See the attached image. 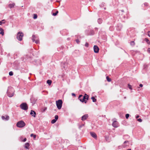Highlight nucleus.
Masks as SVG:
<instances>
[{
	"label": "nucleus",
	"instance_id": "aec40b11",
	"mask_svg": "<svg viewBox=\"0 0 150 150\" xmlns=\"http://www.w3.org/2000/svg\"><path fill=\"white\" fill-rule=\"evenodd\" d=\"M97 22H98V23L99 24H100L102 23L103 22V20L101 18H99L98 19Z\"/></svg>",
	"mask_w": 150,
	"mask_h": 150
},
{
	"label": "nucleus",
	"instance_id": "a878e982",
	"mask_svg": "<svg viewBox=\"0 0 150 150\" xmlns=\"http://www.w3.org/2000/svg\"><path fill=\"white\" fill-rule=\"evenodd\" d=\"M106 79L108 82H110L111 81V79H110L108 76H106Z\"/></svg>",
	"mask_w": 150,
	"mask_h": 150
},
{
	"label": "nucleus",
	"instance_id": "7ed1b4c3",
	"mask_svg": "<svg viewBox=\"0 0 150 150\" xmlns=\"http://www.w3.org/2000/svg\"><path fill=\"white\" fill-rule=\"evenodd\" d=\"M23 35V33L19 31L17 34V38L19 41H21L22 40Z\"/></svg>",
	"mask_w": 150,
	"mask_h": 150
},
{
	"label": "nucleus",
	"instance_id": "20e7f679",
	"mask_svg": "<svg viewBox=\"0 0 150 150\" xmlns=\"http://www.w3.org/2000/svg\"><path fill=\"white\" fill-rule=\"evenodd\" d=\"M20 107L22 110H26L28 109V107L26 103H23L20 105Z\"/></svg>",
	"mask_w": 150,
	"mask_h": 150
},
{
	"label": "nucleus",
	"instance_id": "6ab92c4d",
	"mask_svg": "<svg viewBox=\"0 0 150 150\" xmlns=\"http://www.w3.org/2000/svg\"><path fill=\"white\" fill-rule=\"evenodd\" d=\"M0 31H1L0 34H1L2 35H4V29L0 27Z\"/></svg>",
	"mask_w": 150,
	"mask_h": 150
},
{
	"label": "nucleus",
	"instance_id": "cd10ccee",
	"mask_svg": "<svg viewBox=\"0 0 150 150\" xmlns=\"http://www.w3.org/2000/svg\"><path fill=\"white\" fill-rule=\"evenodd\" d=\"M130 44L132 46H134L135 45V43L134 41H132L130 42Z\"/></svg>",
	"mask_w": 150,
	"mask_h": 150
},
{
	"label": "nucleus",
	"instance_id": "412c9836",
	"mask_svg": "<svg viewBox=\"0 0 150 150\" xmlns=\"http://www.w3.org/2000/svg\"><path fill=\"white\" fill-rule=\"evenodd\" d=\"M29 146V144L28 143H26L25 144L24 147L26 149H28Z\"/></svg>",
	"mask_w": 150,
	"mask_h": 150
},
{
	"label": "nucleus",
	"instance_id": "4468645a",
	"mask_svg": "<svg viewBox=\"0 0 150 150\" xmlns=\"http://www.w3.org/2000/svg\"><path fill=\"white\" fill-rule=\"evenodd\" d=\"M30 114L33 117H36V113L34 111L32 110H31Z\"/></svg>",
	"mask_w": 150,
	"mask_h": 150
},
{
	"label": "nucleus",
	"instance_id": "3c124183",
	"mask_svg": "<svg viewBox=\"0 0 150 150\" xmlns=\"http://www.w3.org/2000/svg\"><path fill=\"white\" fill-rule=\"evenodd\" d=\"M147 51L149 52L150 53V48H149L148 49Z\"/></svg>",
	"mask_w": 150,
	"mask_h": 150
},
{
	"label": "nucleus",
	"instance_id": "bb28decb",
	"mask_svg": "<svg viewBox=\"0 0 150 150\" xmlns=\"http://www.w3.org/2000/svg\"><path fill=\"white\" fill-rule=\"evenodd\" d=\"M30 136L31 137H33L34 139L36 137V135L33 134H31Z\"/></svg>",
	"mask_w": 150,
	"mask_h": 150
},
{
	"label": "nucleus",
	"instance_id": "f03ea898",
	"mask_svg": "<svg viewBox=\"0 0 150 150\" xmlns=\"http://www.w3.org/2000/svg\"><path fill=\"white\" fill-rule=\"evenodd\" d=\"M25 125V123L23 120H21L17 122L16 126L19 128H22L24 127Z\"/></svg>",
	"mask_w": 150,
	"mask_h": 150
},
{
	"label": "nucleus",
	"instance_id": "b1692460",
	"mask_svg": "<svg viewBox=\"0 0 150 150\" xmlns=\"http://www.w3.org/2000/svg\"><path fill=\"white\" fill-rule=\"evenodd\" d=\"M47 83L49 85H50L52 83V81L50 80H48L47 81Z\"/></svg>",
	"mask_w": 150,
	"mask_h": 150
},
{
	"label": "nucleus",
	"instance_id": "58836bf2",
	"mask_svg": "<svg viewBox=\"0 0 150 150\" xmlns=\"http://www.w3.org/2000/svg\"><path fill=\"white\" fill-rule=\"evenodd\" d=\"M47 109V108L46 107L43 110H42V112H45V111Z\"/></svg>",
	"mask_w": 150,
	"mask_h": 150
},
{
	"label": "nucleus",
	"instance_id": "13d9d810",
	"mask_svg": "<svg viewBox=\"0 0 150 150\" xmlns=\"http://www.w3.org/2000/svg\"><path fill=\"white\" fill-rule=\"evenodd\" d=\"M104 4H104V3H102V5H103V6H104Z\"/></svg>",
	"mask_w": 150,
	"mask_h": 150
},
{
	"label": "nucleus",
	"instance_id": "e433bc0d",
	"mask_svg": "<svg viewBox=\"0 0 150 150\" xmlns=\"http://www.w3.org/2000/svg\"><path fill=\"white\" fill-rule=\"evenodd\" d=\"M37 18V14H34V16H33V18L34 19H35Z\"/></svg>",
	"mask_w": 150,
	"mask_h": 150
},
{
	"label": "nucleus",
	"instance_id": "bf43d9fd",
	"mask_svg": "<svg viewBox=\"0 0 150 150\" xmlns=\"http://www.w3.org/2000/svg\"><path fill=\"white\" fill-rule=\"evenodd\" d=\"M121 11L122 12H124V11L123 10H121Z\"/></svg>",
	"mask_w": 150,
	"mask_h": 150
},
{
	"label": "nucleus",
	"instance_id": "37998d69",
	"mask_svg": "<svg viewBox=\"0 0 150 150\" xmlns=\"http://www.w3.org/2000/svg\"><path fill=\"white\" fill-rule=\"evenodd\" d=\"M144 6H148V3H145L144 4Z\"/></svg>",
	"mask_w": 150,
	"mask_h": 150
},
{
	"label": "nucleus",
	"instance_id": "c9c22d12",
	"mask_svg": "<svg viewBox=\"0 0 150 150\" xmlns=\"http://www.w3.org/2000/svg\"><path fill=\"white\" fill-rule=\"evenodd\" d=\"M148 67V65L146 64H145L144 66V68L145 69L147 68Z\"/></svg>",
	"mask_w": 150,
	"mask_h": 150
},
{
	"label": "nucleus",
	"instance_id": "0eeeda50",
	"mask_svg": "<svg viewBox=\"0 0 150 150\" xmlns=\"http://www.w3.org/2000/svg\"><path fill=\"white\" fill-rule=\"evenodd\" d=\"M93 50L94 52L96 53H98L99 52V48L98 46L96 45L94 46Z\"/></svg>",
	"mask_w": 150,
	"mask_h": 150
},
{
	"label": "nucleus",
	"instance_id": "79ce46f5",
	"mask_svg": "<svg viewBox=\"0 0 150 150\" xmlns=\"http://www.w3.org/2000/svg\"><path fill=\"white\" fill-rule=\"evenodd\" d=\"M85 46L86 47H88V43L87 42H86L85 43Z\"/></svg>",
	"mask_w": 150,
	"mask_h": 150
},
{
	"label": "nucleus",
	"instance_id": "2eb2a0df",
	"mask_svg": "<svg viewBox=\"0 0 150 150\" xmlns=\"http://www.w3.org/2000/svg\"><path fill=\"white\" fill-rule=\"evenodd\" d=\"M90 134L91 135V136L93 137V138L96 139L97 138V136L96 134L94 132H91L90 133Z\"/></svg>",
	"mask_w": 150,
	"mask_h": 150
},
{
	"label": "nucleus",
	"instance_id": "49530a36",
	"mask_svg": "<svg viewBox=\"0 0 150 150\" xmlns=\"http://www.w3.org/2000/svg\"><path fill=\"white\" fill-rule=\"evenodd\" d=\"M27 140V139L26 138H24V139H23V142H25Z\"/></svg>",
	"mask_w": 150,
	"mask_h": 150
},
{
	"label": "nucleus",
	"instance_id": "c85d7f7f",
	"mask_svg": "<svg viewBox=\"0 0 150 150\" xmlns=\"http://www.w3.org/2000/svg\"><path fill=\"white\" fill-rule=\"evenodd\" d=\"M58 13V11H57L55 13H53L52 14V15L54 16H56L57 15Z\"/></svg>",
	"mask_w": 150,
	"mask_h": 150
},
{
	"label": "nucleus",
	"instance_id": "09e8293b",
	"mask_svg": "<svg viewBox=\"0 0 150 150\" xmlns=\"http://www.w3.org/2000/svg\"><path fill=\"white\" fill-rule=\"evenodd\" d=\"M72 96H76V95L75 93H72Z\"/></svg>",
	"mask_w": 150,
	"mask_h": 150
},
{
	"label": "nucleus",
	"instance_id": "9d476101",
	"mask_svg": "<svg viewBox=\"0 0 150 150\" xmlns=\"http://www.w3.org/2000/svg\"><path fill=\"white\" fill-rule=\"evenodd\" d=\"M118 122L116 121H114L112 123V125L114 127H118Z\"/></svg>",
	"mask_w": 150,
	"mask_h": 150
},
{
	"label": "nucleus",
	"instance_id": "473e14b6",
	"mask_svg": "<svg viewBox=\"0 0 150 150\" xmlns=\"http://www.w3.org/2000/svg\"><path fill=\"white\" fill-rule=\"evenodd\" d=\"M9 74L10 76H12L13 75V72L12 71H10L9 73Z\"/></svg>",
	"mask_w": 150,
	"mask_h": 150
},
{
	"label": "nucleus",
	"instance_id": "423d86ee",
	"mask_svg": "<svg viewBox=\"0 0 150 150\" xmlns=\"http://www.w3.org/2000/svg\"><path fill=\"white\" fill-rule=\"evenodd\" d=\"M37 37L35 36V35H33L32 38V39L33 41V42L35 41V42L36 44H38L39 43V40L38 39L35 40V39Z\"/></svg>",
	"mask_w": 150,
	"mask_h": 150
},
{
	"label": "nucleus",
	"instance_id": "ddd939ff",
	"mask_svg": "<svg viewBox=\"0 0 150 150\" xmlns=\"http://www.w3.org/2000/svg\"><path fill=\"white\" fill-rule=\"evenodd\" d=\"M7 96L9 97H11L13 96L14 93H11L9 92V90H8L7 92Z\"/></svg>",
	"mask_w": 150,
	"mask_h": 150
},
{
	"label": "nucleus",
	"instance_id": "7c9ffc66",
	"mask_svg": "<svg viewBox=\"0 0 150 150\" xmlns=\"http://www.w3.org/2000/svg\"><path fill=\"white\" fill-rule=\"evenodd\" d=\"M105 139L106 141L109 142L108 140V136H105Z\"/></svg>",
	"mask_w": 150,
	"mask_h": 150
},
{
	"label": "nucleus",
	"instance_id": "6e6552de",
	"mask_svg": "<svg viewBox=\"0 0 150 150\" xmlns=\"http://www.w3.org/2000/svg\"><path fill=\"white\" fill-rule=\"evenodd\" d=\"M95 34L94 31L92 29H89L88 30V35H92Z\"/></svg>",
	"mask_w": 150,
	"mask_h": 150
},
{
	"label": "nucleus",
	"instance_id": "f8f14e48",
	"mask_svg": "<svg viewBox=\"0 0 150 150\" xmlns=\"http://www.w3.org/2000/svg\"><path fill=\"white\" fill-rule=\"evenodd\" d=\"M1 118L3 120H4L6 121L8 120L9 118V116L7 115L5 116H2Z\"/></svg>",
	"mask_w": 150,
	"mask_h": 150
},
{
	"label": "nucleus",
	"instance_id": "dca6fc26",
	"mask_svg": "<svg viewBox=\"0 0 150 150\" xmlns=\"http://www.w3.org/2000/svg\"><path fill=\"white\" fill-rule=\"evenodd\" d=\"M36 100L37 99L33 97H31L30 99L31 102L33 104H34L35 103Z\"/></svg>",
	"mask_w": 150,
	"mask_h": 150
},
{
	"label": "nucleus",
	"instance_id": "39448f33",
	"mask_svg": "<svg viewBox=\"0 0 150 150\" xmlns=\"http://www.w3.org/2000/svg\"><path fill=\"white\" fill-rule=\"evenodd\" d=\"M85 99H86V100H88V96L86 94H85L84 96L83 97L82 99H80V101L82 103L84 102L85 103H86L87 101L86 100H85Z\"/></svg>",
	"mask_w": 150,
	"mask_h": 150
},
{
	"label": "nucleus",
	"instance_id": "f3484780",
	"mask_svg": "<svg viewBox=\"0 0 150 150\" xmlns=\"http://www.w3.org/2000/svg\"><path fill=\"white\" fill-rule=\"evenodd\" d=\"M79 51L78 50H75L73 52V54L75 56H77L78 55Z\"/></svg>",
	"mask_w": 150,
	"mask_h": 150
},
{
	"label": "nucleus",
	"instance_id": "680f3d73",
	"mask_svg": "<svg viewBox=\"0 0 150 150\" xmlns=\"http://www.w3.org/2000/svg\"><path fill=\"white\" fill-rule=\"evenodd\" d=\"M104 9H106V8H105Z\"/></svg>",
	"mask_w": 150,
	"mask_h": 150
},
{
	"label": "nucleus",
	"instance_id": "a19ab883",
	"mask_svg": "<svg viewBox=\"0 0 150 150\" xmlns=\"http://www.w3.org/2000/svg\"><path fill=\"white\" fill-rule=\"evenodd\" d=\"M76 41L78 44H79L80 42L78 39H76Z\"/></svg>",
	"mask_w": 150,
	"mask_h": 150
},
{
	"label": "nucleus",
	"instance_id": "c756f323",
	"mask_svg": "<svg viewBox=\"0 0 150 150\" xmlns=\"http://www.w3.org/2000/svg\"><path fill=\"white\" fill-rule=\"evenodd\" d=\"M56 121L57 120H55L54 119L52 120L51 122L52 124H54L56 122Z\"/></svg>",
	"mask_w": 150,
	"mask_h": 150
},
{
	"label": "nucleus",
	"instance_id": "f257e3e1",
	"mask_svg": "<svg viewBox=\"0 0 150 150\" xmlns=\"http://www.w3.org/2000/svg\"><path fill=\"white\" fill-rule=\"evenodd\" d=\"M56 104L57 108L59 109H60L62 107V100H59L56 101Z\"/></svg>",
	"mask_w": 150,
	"mask_h": 150
},
{
	"label": "nucleus",
	"instance_id": "ea45409f",
	"mask_svg": "<svg viewBox=\"0 0 150 150\" xmlns=\"http://www.w3.org/2000/svg\"><path fill=\"white\" fill-rule=\"evenodd\" d=\"M137 120L139 122H142V120L141 118L138 119Z\"/></svg>",
	"mask_w": 150,
	"mask_h": 150
},
{
	"label": "nucleus",
	"instance_id": "5fc2aeb1",
	"mask_svg": "<svg viewBox=\"0 0 150 150\" xmlns=\"http://www.w3.org/2000/svg\"><path fill=\"white\" fill-rule=\"evenodd\" d=\"M1 21L2 22H5V20H2V21Z\"/></svg>",
	"mask_w": 150,
	"mask_h": 150
},
{
	"label": "nucleus",
	"instance_id": "a211bd4d",
	"mask_svg": "<svg viewBox=\"0 0 150 150\" xmlns=\"http://www.w3.org/2000/svg\"><path fill=\"white\" fill-rule=\"evenodd\" d=\"M15 5V4L14 3H13L12 4H8V7L11 8H13L14 7Z\"/></svg>",
	"mask_w": 150,
	"mask_h": 150
},
{
	"label": "nucleus",
	"instance_id": "052dcab7",
	"mask_svg": "<svg viewBox=\"0 0 150 150\" xmlns=\"http://www.w3.org/2000/svg\"><path fill=\"white\" fill-rule=\"evenodd\" d=\"M67 40H70V38H67Z\"/></svg>",
	"mask_w": 150,
	"mask_h": 150
},
{
	"label": "nucleus",
	"instance_id": "9b49d317",
	"mask_svg": "<svg viewBox=\"0 0 150 150\" xmlns=\"http://www.w3.org/2000/svg\"><path fill=\"white\" fill-rule=\"evenodd\" d=\"M122 27V26L121 24H118L116 26V29L118 31H120Z\"/></svg>",
	"mask_w": 150,
	"mask_h": 150
},
{
	"label": "nucleus",
	"instance_id": "c03bdc74",
	"mask_svg": "<svg viewBox=\"0 0 150 150\" xmlns=\"http://www.w3.org/2000/svg\"><path fill=\"white\" fill-rule=\"evenodd\" d=\"M5 22H2L1 21H0V25H1L3 23H4Z\"/></svg>",
	"mask_w": 150,
	"mask_h": 150
},
{
	"label": "nucleus",
	"instance_id": "6e6d98bb",
	"mask_svg": "<svg viewBox=\"0 0 150 150\" xmlns=\"http://www.w3.org/2000/svg\"><path fill=\"white\" fill-rule=\"evenodd\" d=\"M129 137L128 135H125V136H124V137Z\"/></svg>",
	"mask_w": 150,
	"mask_h": 150
},
{
	"label": "nucleus",
	"instance_id": "f704fd0d",
	"mask_svg": "<svg viewBox=\"0 0 150 150\" xmlns=\"http://www.w3.org/2000/svg\"><path fill=\"white\" fill-rule=\"evenodd\" d=\"M129 114H126L125 115V117L126 119H128L129 117Z\"/></svg>",
	"mask_w": 150,
	"mask_h": 150
},
{
	"label": "nucleus",
	"instance_id": "a18cd8bd",
	"mask_svg": "<svg viewBox=\"0 0 150 150\" xmlns=\"http://www.w3.org/2000/svg\"><path fill=\"white\" fill-rule=\"evenodd\" d=\"M148 36L150 37V30L148 32Z\"/></svg>",
	"mask_w": 150,
	"mask_h": 150
},
{
	"label": "nucleus",
	"instance_id": "5701e85b",
	"mask_svg": "<svg viewBox=\"0 0 150 150\" xmlns=\"http://www.w3.org/2000/svg\"><path fill=\"white\" fill-rule=\"evenodd\" d=\"M144 40L148 44H150V41L148 38H146L144 39Z\"/></svg>",
	"mask_w": 150,
	"mask_h": 150
},
{
	"label": "nucleus",
	"instance_id": "de8ad7c7",
	"mask_svg": "<svg viewBox=\"0 0 150 150\" xmlns=\"http://www.w3.org/2000/svg\"><path fill=\"white\" fill-rule=\"evenodd\" d=\"M107 24H108V25H110V24H112V22H108L107 23Z\"/></svg>",
	"mask_w": 150,
	"mask_h": 150
},
{
	"label": "nucleus",
	"instance_id": "1a4fd4ad",
	"mask_svg": "<svg viewBox=\"0 0 150 150\" xmlns=\"http://www.w3.org/2000/svg\"><path fill=\"white\" fill-rule=\"evenodd\" d=\"M88 117V114H85L81 117V120L82 121H84L87 119Z\"/></svg>",
	"mask_w": 150,
	"mask_h": 150
},
{
	"label": "nucleus",
	"instance_id": "864d4df0",
	"mask_svg": "<svg viewBox=\"0 0 150 150\" xmlns=\"http://www.w3.org/2000/svg\"><path fill=\"white\" fill-rule=\"evenodd\" d=\"M139 116L138 115H137L136 116V118L137 119L139 117Z\"/></svg>",
	"mask_w": 150,
	"mask_h": 150
},
{
	"label": "nucleus",
	"instance_id": "603ef678",
	"mask_svg": "<svg viewBox=\"0 0 150 150\" xmlns=\"http://www.w3.org/2000/svg\"><path fill=\"white\" fill-rule=\"evenodd\" d=\"M111 28H112V27L111 26H110L109 28L110 30L111 31H112V30L111 29Z\"/></svg>",
	"mask_w": 150,
	"mask_h": 150
},
{
	"label": "nucleus",
	"instance_id": "393cba45",
	"mask_svg": "<svg viewBox=\"0 0 150 150\" xmlns=\"http://www.w3.org/2000/svg\"><path fill=\"white\" fill-rule=\"evenodd\" d=\"M91 99L92 100L93 102H95L96 101V99L94 96L91 97Z\"/></svg>",
	"mask_w": 150,
	"mask_h": 150
},
{
	"label": "nucleus",
	"instance_id": "4d7b16f0",
	"mask_svg": "<svg viewBox=\"0 0 150 150\" xmlns=\"http://www.w3.org/2000/svg\"><path fill=\"white\" fill-rule=\"evenodd\" d=\"M95 29L96 30H98V28H95Z\"/></svg>",
	"mask_w": 150,
	"mask_h": 150
},
{
	"label": "nucleus",
	"instance_id": "2f4dec72",
	"mask_svg": "<svg viewBox=\"0 0 150 150\" xmlns=\"http://www.w3.org/2000/svg\"><path fill=\"white\" fill-rule=\"evenodd\" d=\"M58 115H55L54 116V119L57 120L58 119Z\"/></svg>",
	"mask_w": 150,
	"mask_h": 150
},
{
	"label": "nucleus",
	"instance_id": "8fccbe9b",
	"mask_svg": "<svg viewBox=\"0 0 150 150\" xmlns=\"http://www.w3.org/2000/svg\"><path fill=\"white\" fill-rule=\"evenodd\" d=\"M139 86L140 87H143V85L142 84H139Z\"/></svg>",
	"mask_w": 150,
	"mask_h": 150
},
{
	"label": "nucleus",
	"instance_id": "4c0bfd02",
	"mask_svg": "<svg viewBox=\"0 0 150 150\" xmlns=\"http://www.w3.org/2000/svg\"><path fill=\"white\" fill-rule=\"evenodd\" d=\"M83 96L82 95H79V98H78L79 99V100H80V99H82L81 98V97H82Z\"/></svg>",
	"mask_w": 150,
	"mask_h": 150
},
{
	"label": "nucleus",
	"instance_id": "72a5a7b5",
	"mask_svg": "<svg viewBox=\"0 0 150 150\" xmlns=\"http://www.w3.org/2000/svg\"><path fill=\"white\" fill-rule=\"evenodd\" d=\"M128 87L129 89L132 90V86L130 85L129 84H128Z\"/></svg>",
	"mask_w": 150,
	"mask_h": 150
},
{
	"label": "nucleus",
	"instance_id": "4be33fe9",
	"mask_svg": "<svg viewBox=\"0 0 150 150\" xmlns=\"http://www.w3.org/2000/svg\"><path fill=\"white\" fill-rule=\"evenodd\" d=\"M127 143H128V144L129 143V141L127 140L125 141L124 142V144H127ZM122 146H123V147L124 148V147H126V146H127L128 145H126L125 144L124 145H123Z\"/></svg>",
	"mask_w": 150,
	"mask_h": 150
}]
</instances>
